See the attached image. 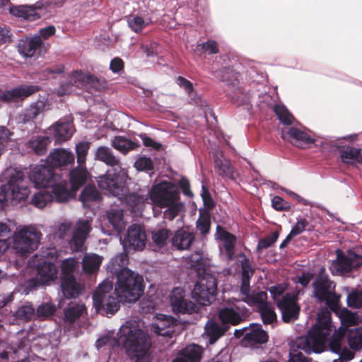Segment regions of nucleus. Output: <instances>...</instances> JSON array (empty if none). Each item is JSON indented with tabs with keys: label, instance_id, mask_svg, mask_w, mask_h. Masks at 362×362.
I'll list each match as a JSON object with an SVG mask.
<instances>
[{
	"label": "nucleus",
	"instance_id": "1",
	"mask_svg": "<svg viewBox=\"0 0 362 362\" xmlns=\"http://www.w3.org/2000/svg\"><path fill=\"white\" fill-rule=\"evenodd\" d=\"M143 277L127 268L121 269L117 274V284L113 296L112 282L104 280L97 288L93 296V305L97 313L103 315H114L123 303H135L143 294L144 286Z\"/></svg>",
	"mask_w": 362,
	"mask_h": 362
},
{
	"label": "nucleus",
	"instance_id": "2",
	"mask_svg": "<svg viewBox=\"0 0 362 362\" xmlns=\"http://www.w3.org/2000/svg\"><path fill=\"white\" fill-rule=\"evenodd\" d=\"M120 200L125 202L128 209L136 215L141 213L146 203L152 205L155 214L162 213L164 220L171 221L177 217L182 219L185 213L177 187L165 180L154 184L146 195L132 193L122 196Z\"/></svg>",
	"mask_w": 362,
	"mask_h": 362
},
{
	"label": "nucleus",
	"instance_id": "3",
	"mask_svg": "<svg viewBox=\"0 0 362 362\" xmlns=\"http://www.w3.org/2000/svg\"><path fill=\"white\" fill-rule=\"evenodd\" d=\"M222 68L220 69L221 80L228 86L235 88V90H262L269 85L266 73L259 69L254 60L243 59L238 62L237 58L225 54L220 56Z\"/></svg>",
	"mask_w": 362,
	"mask_h": 362
},
{
	"label": "nucleus",
	"instance_id": "4",
	"mask_svg": "<svg viewBox=\"0 0 362 362\" xmlns=\"http://www.w3.org/2000/svg\"><path fill=\"white\" fill-rule=\"evenodd\" d=\"M332 331L329 312L322 311L318 314L315 325L308 331V336L298 337L293 342L288 362H311L301 352L295 353L296 349L308 354L322 352L327 348L328 336Z\"/></svg>",
	"mask_w": 362,
	"mask_h": 362
},
{
	"label": "nucleus",
	"instance_id": "5",
	"mask_svg": "<svg viewBox=\"0 0 362 362\" xmlns=\"http://www.w3.org/2000/svg\"><path fill=\"white\" fill-rule=\"evenodd\" d=\"M117 335L127 355L136 362H151V341L148 334L140 327V322L127 321Z\"/></svg>",
	"mask_w": 362,
	"mask_h": 362
},
{
	"label": "nucleus",
	"instance_id": "6",
	"mask_svg": "<svg viewBox=\"0 0 362 362\" xmlns=\"http://www.w3.org/2000/svg\"><path fill=\"white\" fill-rule=\"evenodd\" d=\"M29 178L36 188H52L56 202H66L71 198L67 181L54 173L51 166L37 165L29 173Z\"/></svg>",
	"mask_w": 362,
	"mask_h": 362
},
{
	"label": "nucleus",
	"instance_id": "7",
	"mask_svg": "<svg viewBox=\"0 0 362 362\" xmlns=\"http://www.w3.org/2000/svg\"><path fill=\"white\" fill-rule=\"evenodd\" d=\"M108 81L100 74H93L87 69H73L62 80L58 89L49 88V90H67L75 87L82 90H106Z\"/></svg>",
	"mask_w": 362,
	"mask_h": 362
},
{
	"label": "nucleus",
	"instance_id": "8",
	"mask_svg": "<svg viewBox=\"0 0 362 362\" xmlns=\"http://www.w3.org/2000/svg\"><path fill=\"white\" fill-rule=\"evenodd\" d=\"M42 237V233L35 226H20L12 234L11 248L17 256L25 258L38 249Z\"/></svg>",
	"mask_w": 362,
	"mask_h": 362
},
{
	"label": "nucleus",
	"instance_id": "9",
	"mask_svg": "<svg viewBox=\"0 0 362 362\" xmlns=\"http://www.w3.org/2000/svg\"><path fill=\"white\" fill-rule=\"evenodd\" d=\"M5 175L9 180L1 188L0 202L5 204L9 201L21 202L26 199L30 192L23 171L16 168H8L6 170Z\"/></svg>",
	"mask_w": 362,
	"mask_h": 362
},
{
	"label": "nucleus",
	"instance_id": "10",
	"mask_svg": "<svg viewBox=\"0 0 362 362\" xmlns=\"http://www.w3.org/2000/svg\"><path fill=\"white\" fill-rule=\"evenodd\" d=\"M238 258L242 269L241 302L243 301L249 306L259 309L267 302V293L263 291L250 289V280L254 274V269L250 260L243 253H240Z\"/></svg>",
	"mask_w": 362,
	"mask_h": 362
},
{
	"label": "nucleus",
	"instance_id": "11",
	"mask_svg": "<svg viewBox=\"0 0 362 362\" xmlns=\"http://www.w3.org/2000/svg\"><path fill=\"white\" fill-rule=\"evenodd\" d=\"M287 290L286 283L279 284L269 288L272 298L281 312L283 320L289 322L298 318L300 307L296 303L297 294Z\"/></svg>",
	"mask_w": 362,
	"mask_h": 362
},
{
	"label": "nucleus",
	"instance_id": "12",
	"mask_svg": "<svg viewBox=\"0 0 362 362\" xmlns=\"http://www.w3.org/2000/svg\"><path fill=\"white\" fill-rule=\"evenodd\" d=\"M42 258L36 268V278L28 281V286L30 287L48 284L58 277V268L54 264L59 258L57 250L54 248H50L47 252L42 251Z\"/></svg>",
	"mask_w": 362,
	"mask_h": 362
},
{
	"label": "nucleus",
	"instance_id": "13",
	"mask_svg": "<svg viewBox=\"0 0 362 362\" xmlns=\"http://www.w3.org/2000/svg\"><path fill=\"white\" fill-rule=\"evenodd\" d=\"M337 258L329 266L333 275L345 276L362 265V250L358 247L336 251Z\"/></svg>",
	"mask_w": 362,
	"mask_h": 362
},
{
	"label": "nucleus",
	"instance_id": "14",
	"mask_svg": "<svg viewBox=\"0 0 362 362\" xmlns=\"http://www.w3.org/2000/svg\"><path fill=\"white\" fill-rule=\"evenodd\" d=\"M314 296L320 302H325L334 312L339 309V296L334 292L335 284L330 281L325 273V269L321 268L313 282Z\"/></svg>",
	"mask_w": 362,
	"mask_h": 362
},
{
	"label": "nucleus",
	"instance_id": "15",
	"mask_svg": "<svg viewBox=\"0 0 362 362\" xmlns=\"http://www.w3.org/2000/svg\"><path fill=\"white\" fill-rule=\"evenodd\" d=\"M49 46V42L40 39L37 34L23 33L16 47L23 59L36 60L45 56Z\"/></svg>",
	"mask_w": 362,
	"mask_h": 362
},
{
	"label": "nucleus",
	"instance_id": "16",
	"mask_svg": "<svg viewBox=\"0 0 362 362\" xmlns=\"http://www.w3.org/2000/svg\"><path fill=\"white\" fill-rule=\"evenodd\" d=\"M217 284L215 277L208 273H204L197 281L192 291V297L201 305H209L216 299Z\"/></svg>",
	"mask_w": 362,
	"mask_h": 362
},
{
	"label": "nucleus",
	"instance_id": "17",
	"mask_svg": "<svg viewBox=\"0 0 362 362\" xmlns=\"http://www.w3.org/2000/svg\"><path fill=\"white\" fill-rule=\"evenodd\" d=\"M247 309L240 300L230 299L218 310V318L223 325H237L245 320Z\"/></svg>",
	"mask_w": 362,
	"mask_h": 362
},
{
	"label": "nucleus",
	"instance_id": "18",
	"mask_svg": "<svg viewBox=\"0 0 362 362\" xmlns=\"http://www.w3.org/2000/svg\"><path fill=\"white\" fill-rule=\"evenodd\" d=\"M98 187L105 191L108 195L117 197L122 199L124 193V184L119 175H117L115 170H110L103 175L98 177Z\"/></svg>",
	"mask_w": 362,
	"mask_h": 362
},
{
	"label": "nucleus",
	"instance_id": "19",
	"mask_svg": "<svg viewBox=\"0 0 362 362\" xmlns=\"http://www.w3.org/2000/svg\"><path fill=\"white\" fill-rule=\"evenodd\" d=\"M331 334L328 336L327 346H329L332 352L339 355V358L332 362H348L354 358V354L344 344V329L341 328L338 331L334 329L332 335Z\"/></svg>",
	"mask_w": 362,
	"mask_h": 362
},
{
	"label": "nucleus",
	"instance_id": "20",
	"mask_svg": "<svg viewBox=\"0 0 362 362\" xmlns=\"http://www.w3.org/2000/svg\"><path fill=\"white\" fill-rule=\"evenodd\" d=\"M185 292L182 288L173 289L170 296L172 310L177 314H192L197 313V306L185 298Z\"/></svg>",
	"mask_w": 362,
	"mask_h": 362
},
{
	"label": "nucleus",
	"instance_id": "21",
	"mask_svg": "<svg viewBox=\"0 0 362 362\" xmlns=\"http://www.w3.org/2000/svg\"><path fill=\"white\" fill-rule=\"evenodd\" d=\"M146 235L144 228L138 224L132 225L123 241V246L130 250H141L146 245Z\"/></svg>",
	"mask_w": 362,
	"mask_h": 362
},
{
	"label": "nucleus",
	"instance_id": "22",
	"mask_svg": "<svg viewBox=\"0 0 362 362\" xmlns=\"http://www.w3.org/2000/svg\"><path fill=\"white\" fill-rule=\"evenodd\" d=\"M90 230V221L78 219L76 221L71 240V246L75 251H82L84 249V243Z\"/></svg>",
	"mask_w": 362,
	"mask_h": 362
},
{
	"label": "nucleus",
	"instance_id": "23",
	"mask_svg": "<svg viewBox=\"0 0 362 362\" xmlns=\"http://www.w3.org/2000/svg\"><path fill=\"white\" fill-rule=\"evenodd\" d=\"M215 238L220 241L219 249L221 251L225 250L227 259L230 261L233 260L235 259L236 237L218 225L216 226Z\"/></svg>",
	"mask_w": 362,
	"mask_h": 362
},
{
	"label": "nucleus",
	"instance_id": "24",
	"mask_svg": "<svg viewBox=\"0 0 362 362\" xmlns=\"http://www.w3.org/2000/svg\"><path fill=\"white\" fill-rule=\"evenodd\" d=\"M268 337L267 333L262 329L261 325L254 324L249 328L245 327V334L242 343L245 346H254L266 343Z\"/></svg>",
	"mask_w": 362,
	"mask_h": 362
},
{
	"label": "nucleus",
	"instance_id": "25",
	"mask_svg": "<svg viewBox=\"0 0 362 362\" xmlns=\"http://www.w3.org/2000/svg\"><path fill=\"white\" fill-rule=\"evenodd\" d=\"M128 27L132 31L139 33L152 22L148 10L139 8L136 13L126 16Z\"/></svg>",
	"mask_w": 362,
	"mask_h": 362
},
{
	"label": "nucleus",
	"instance_id": "26",
	"mask_svg": "<svg viewBox=\"0 0 362 362\" xmlns=\"http://www.w3.org/2000/svg\"><path fill=\"white\" fill-rule=\"evenodd\" d=\"M48 163L55 168H63L74 163L75 157L71 151L64 148H56L49 153Z\"/></svg>",
	"mask_w": 362,
	"mask_h": 362
},
{
	"label": "nucleus",
	"instance_id": "27",
	"mask_svg": "<svg viewBox=\"0 0 362 362\" xmlns=\"http://www.w3.org/2000/svg\"><path fill=\"white\" fill-rule=\"evenodd\" d=\"M195 240L194 233L185 229H179L172 237V245L177 250H185L189 249Z\"/></svg>",
	"mask_w": 362,
	"mask_h": 362
},
{
	"label": "nucleus",
	"instance_id": "28",
	"mask_svg": "<svg viewBox=\"0 0 362 362\" xmlns=\"http://www.w3.org/2000/svg\"><path fill=\"white\" fill-rule=\"evenodd\" d=\"M49 130L53 132L56 140L59 143L69 139L74 132L72 122L69 120L64 121L62 119L59 120Z\"/></svg>",
	"mask_w": 362,
	"mask_h": 362
},
{
	"label": "nucleus",
	"instance_id": "29",
	"mask_svg": "<svg viewBox=\"0 0 362 362\" xmlns=\"http://www.w3.org/2000/svg\"><path fill=\"white\" fill-rule=\"evenodd\" d=\"M202 354V347L192 344L180 351L172 362H199Z\"/></svg>",
	"mask_w": 362,
	"mask_h": 362
},
{
	"label": "nucleus",
	"instance_id": "30",
	"mask_svg": "<svg viewBox=\"0 0 362 362\" xmlns=\"http://www.w3.org/2000/svg\"><path fill=\"white\" fill-rule=\"evenodd\" d=\"M287 134L291 143L300 148H306L314 142L307 132L296 127H291Z\"/></svg>",
	"mask_w": 362,
	"mask_h": 362
},
{
	"label": "nucleus",
	"instance_id": "31",
	"mask_svg": "<svg viewBox=\"0 0 362 362\" xmlns=\"http://www.w3.org/2000/svg\"><path fill=\"white\" fill-rule=\"evenodd\" d=\"M88 173L83 165H79L69 173V179L73 190H77L87 180Z\"/></svg>",
	"mask_w": 362,
	"mask_h": 362
},
{
	"label": "nucleus",
	"instance_id": "32",
	"mask_svg": "<svg viewBox=\"0 0 362 362\" xmlns=\"http://www.w3.org/2000/svg\"><path fill=\"white\" fill-rule=\"evenodd\" d=\"M50 142V138L47 136H37L28 141V146L31 148L35 154L42 156L46 153L47 146Z\"/></svg>",
	"mask_w": 362,
	"mask_h": 362
},
{
	"label": "nucleus",
	"instance_id": "33",
	"mask_svg": "<svg viewBox=\"0 0 362 362\" xmlns=\"http://www.w3.org/2000/svg\"><path fill=\"white\" fill-rule=\"evenodd\" d=\"M226 331V328L216 322L209 320L205 325L204 334L209 340V344H214Z\"/></svg>",
	"mask_w": 362,
	"mask_h": 362
},
{
	"label": "nucleus",
	"instance_id": "34",
	"mask_svg": "<svg viewBox=\"0 0 362 362\" xmlns=\"http://www.w3.org/2000/svg\"><path fill=\"white\" fill-rule=\"evenodd\" d=\"M62 289L66 298H76L82 291V286L77 283L75 278L61 279Z\"/></svg>",
	"mask_w": 362,
	"mask_h": 362
},
{
	"label": "nucleus",
	"instance_id": "35",
	"mask_svg": "<svg viewBox=\"0 0 362 362\" xmlns=\"http://www.w3.org/2000/svg\"><path fill=\"white\" fill-rule=\"evenodd\" d=\"M86 311L83 303H70L64 310V321L73 323L76 322Z\"/></svg>",
	"mask_w": 362,
	"mask_h": 362
},
{
	"label": "nucleus",
	"instance_id": "36",
	"mask_svg": "<svg viewBox=\"0 0 362 362\" xmlns=\"http://www.w3.org/2000/svg\"><path fill=\"white\" fill-rule=\"evenodd\" d=\"M95 159L110 166H115L119 164V160L113 155L112 150L103 146L98 147L96 150Z\"/></svg>",
	"mask_w": 362,
	"mask_h": 362
},
{
	"label": "nucleus",
	"instance_id": "37",
	"mask_svg": "<svg viewBox=\"0 0 362 362\" xmlns=\"http://www.w3.org/2000/svg\"><path fill=\"white\" fill-rule=\"evenodd\" d=\"M101 199L100 194L98 189L92 186H86L80 195V200L83 203L84 207L90 208L92 203L98 202Z\"/></svg>",
	"mask_w": 362,
	"mask_h": 362
},
{
	"label": "nucleus",
	"instance_id": "38",
	"mask_svg": "<svg viewBox=\"0 0 362 362\" xmlns=\"http://www.w3.org/2000/svg\"><path fill=\"white\" fill-rule=\"evenodd\" d=\"M103 257L95 254H87L82 261L83 270L88 274L98 271L102 263Z\"/></svg>",
	"mask_w": 362,
	"mask_h": 362
},
{
	"label": "nucleus",
	"instance_id": "39",
	"mask_svg": "<svg viewBox=\"0 0 362 362\" xmlns=\"http://www.w3.org/2000/svg\"><path fill=\"white\" fill-rule=\"evenodd\" d=\"M35 316V309L33 305L28 302L20 305L14 313L16 320L22 322H28Z\"/></svg>",
	"mask_w": 362,
	"mask_h": 362
},
{
	"label": "nucleus",
	"instance_id": "40",
	"mask_svg": "<svg viewBox=\"0 0 362 362\" xmlns=\"http://www.w3.org/2000/svg\"><path fill=\"white\" fill-rule=\"evenodd\" d=\"M341 158L345 163H362V149L346 147L341 151Z\"/></svg>",
	"mask_w": 362,
	"mask_h": 362
},
{
	"label": "nucleus",
	"instance_id": "41",
	"mask_svg": "<svg viewBox=\"0 0 362 362\" xmlns=\"http://www.w3.org/2000/svg\"><path fill=\"white\" fill-rule=\"evenodd\" d=\"M215 168L219 175L230 180H235L236 175L230 163L227 160H216Z\"/></svg>",
	"mask_w": 362,
	"mask_h": 362
},
{
	"label": "nucleus",
	"instance_id": "42",
	"mask_svg": "<svg viewBox=\"0 0 362 362\" xmlns=\"http://www.w3.org/2000/svg\"><path fill=\"white\" fill-rule=\"evenodd\" d=\"M54 199L56 200L53 193L52 194L47 190L42 189L34 194L31 202L37 208L43 209Z\"/></svg>",
	"mask_w": 362,
	"mask_h": 362
},
{
	"label": "nucleus",
	"instance_id": "43",
	"mask_svg": "<svg viewBox=\"0 0 362 362\" xmlns=\"http://www.w3.org/2000/svg\"><path fill=\"white\" fill-rule=\"evenodd\" d=\"M194 51L199 52L200 54L212 55L219 52L218 43L214 40H207L204 42H197Z\"/></svg>",
	"mask_w": 362,
	"mask_h": 362
},
{
	"label": "nucleus",
	"instance_id": "44",
	"mask_svg": "<svg viewBox=\"0 0 362 362\" xmlns=\"http://www.w3.org/2000/svg\"><path fill=\"white\" fill-rule=\"evenodd\" d=\"M264 324L272 325L276 321L277 316L274 310V306L271 303L267 302L259 309H257Z\"/></svg>",
	"mask_w": 362,
	"mask_h": 362
},
{
	"label": "nucleus",
	"instance_id": "45",
	"mask_svg": "<svg viewBox=\"0 0 362 362\" xmlns=\"http://www.w3.org/2000/svg\"><path fill=\"white\" fill-rule=\"evenodd\" d=\"M109 223L114 229L121 230L124 226L123 220V211L120 209H112L107 212Z\"/></svg>",
	"mask_w": 362,
	"mask_h": 362
},
{
	"label": "nucleus",
	"instance_id": "46",
	"mask_svg": "<svg viewBox=\"0 0 362 362\" xmlns=\"http://www.w3.org/2000/svg\"><path fill=\"white\" fill-rule=\"evenodd\" d=\"M30 12L33 13L34 11L28 9V4L15 5L10 4L9 5L8 13L17 18L33 21L31 16H30Z\"/></svg>",
	"mask_w": 362,
	"mask_h": 362
},
{
	"label": "nucleus",
	"instance_id": "47",
	"mask_svg": "<svg viewBox=\"0 0 362 362\" xmlns=\"http://www.w3.org/2000/svg\"><path fill=\"white\" fill-rule=\"evenodd\" d=\"M78 266V262L76 258L70 257L64 259L61 266V279L74 278V273Z\"/></svg>",
	"mask_w": 362,
	"mask_h": 362
},
{
	"label": "nucleus",
	"instance_id": "48",
	"mask_svg": "<svg viewBox=\"0 0 362 362\" xmlns=\"http://www.w3.org/2000/svg\"><path fill=\"white\" fill-rule=\"evenodd\" d=\"M112 145L115 148L124 153L138 147L136 143L120 136L115 137L112 141Z\"/></svg>",
	"mask_w": 362,
	"mask_h": 362
},
{
	"label": "nucleus",
	"instance_id": "49",
	"mask_svg": "<svg viewBox=\"0 0 362 362\" xmlns=\"http://www.w3.org/2000/svg\"><path fill=\"white\" fill-rule=\"evenodd\" d=\"M347 341L352 349H361L362 348V327L349 330Z\"/></svg>",
	"mask_w": 362,
	"mask_h": 362
},
{
	"label": "nucleus",
	"instance_id": "50",
	"mask_svg": "<svg viewBox=\"0 0 362 362\" xmlns=\"http://www.w3.org/2000/svg\"><path fill=\"white\" fill-rule=\"evenodd\" d=\"M274 111L283 124L289 125L293 122V116L284 105H275Z\"/></svg>",
	"mask_w": 362,
	"mask_h": 362
},
{
	"label": "nucleus",
	"instance_id": "51",
	"mask_svg": "<svg viewBox=\"0 0 362 362\" xmlns=\"http://www.w3.org/2000/svg\"><path fill=\"white\" fill-rule=\"evenodd\" d=\"M170 230L165 228L154 229L151 231V238L155 245L161 247L169 238Z\"/></svg>",
	"mask_w": 362,
	"mask_h": 362
},
{
	"label": "nucleus",
	"instance_id": "52",
	"mask_svg": "<svg viewBox=\"0 0 362 362\" xmlns=\"http://www.w3.org/2000/svg\"><path fill=\"white\" fill-rule=\"evenodd\" d=\"M33 92H0V100L6 103H18Z\"/></svg>",
	"mask_w": 362,
	"mask_h": 362
},
{
	"label": "nucleus",
	"instance_id": "53",
	"mask_svg": "<svg viewBox=\"0 0 362 362\" xmlns=\"http://www.w3.org/2000/svg\"><path fill=\"white\" fill-rule=\"evenodd\" d=\"M90 142L81 141L76 145V153L77 163L79 165H84L86 161V156L90 148Z\"/></svg>",
	"mask_w": 362,
	"mask_h": 362
},
{
	"label": "nucleus",
	"instance_id": "54",
	"mask_svg": "<svg viewBox=\"0 0 362 362\" xmlns=\"http://www.w3.org/2000/svg\"><path fill=\"white\" fill-rule=\"evenodd\" d=\"M55 310V306L52 303H42L35 310V315L40 320H45L53 315Z\"/></svg>",
	"mask_w": 362,
	"mask_h": 362
},
{
	"label": "nucleus",
	"instance_id": "55",
	"mask_svg": "<svg viewBox=\"0 0 362 362\" xmlns=\"http://www.w3.org/2000/svg\"><path fill=\"white\" fill-rule=\"evenodd\" d=\"M152 331L160 336H171L174 332L173 328L168 325H165V321L164 320H160L157 323H154L151 327Z\"/></svg>",
	"mask_w": 362,
	"mask_h": 362
},
{
	"label": "nucleus",
	"instance_id": "56",
	"mask_svg": "<svg viewBox=\"0 0 362 362\" xmlns=\"http://www.w3.org/2000/svg\"><path fill=\"white\" fill-rule=\"evenodd\" d=\"M46 103L39 100L28 109L25 114V119L29 121L35 119L45 108Z\"/></svg>",
	"mask_w": 362,
	"mask_h": 362
},
{
	"label": "nucleus",
	"instance_id": "57",
	"mask_svg": "<svg viewBox=\"0 0 362 362\" xmlns=\"http://www.w3.org/2000/svg\"><path fill=\"white\" fill-rule=\"evenodd\" d=\"M51 5L48 4L47 0H40L33 4H28L29 10H32L34 12H30V16L31 20L36 21L40 18V15L37 12V10H44L49 7Z\"/></svg>",
	"mask_w": 362,
	"mask_h": 362
},
{
	"label": "nucleus",
	"instance_id": "58",
	"mask_svg": "<svg viewBox=\"0 0 362 362\" xmlns=\"http://www.w3.org/2000/svg\"><path fill=\"white\" fill-rule=\"evenodd\" d=\"M279 233L278 231L272 232L269 235L266 236L264 238H262L259 240L257 248L258 249H266L270 247L273 243H274L278 238Z\"/></svg>",
	"mask_w": 362,
	"mask_h": 362
},
{
	"label": "nucleus",
	"instance_id": "59",
	"mask_svg": "<svg viewBox=\"0 0 362 362\" xmlns=\"http://www.w3.org/2000/svg\"><path fill=\"white\" fill-rule=\"evenodd\" d=\"M188 263L189 267L200 270L202 267L206 265V259H204L202 254L196 252L190 255L189 257Z\"/></svg>",
	"mask_w": 362,
	"mask_h": 362
},
{
	"label": "nucleus",
	"instance_id": "60",
	"mask_svg": "<svg viewBox=\"0 0 362 362\" xmlns=\"http://www.w3.org/2000/svg\"><path fill=\"white\" fill-rule=\"evenodd\" d=\"M71 228V224L68 222L60 223L57 228L53 229V238L63 239L69 233Z\"/></svg>",
	"mask_w": 362,
	"mask_h": 362
},
{
	"label": "nucleus",
	"instance_id": "61",
	"mask_svg": "<svg viewBox=\"0 0 362 362\" xmlns=\"http://www.w3.org/2000/svg\"><path fill=\"white\" fill-rule=\"evenodd\" d=\"M110 70L115 74H121L124 72V62L119 57H113L110 62Z\"/></svg>",
	"mask_w": 362,
	"mask_h": 362
},
{
	"label": "nucleus",
	"instance_id": "62",
	"mask_svg": "<svg viewBox=\"0 0 362 362\" xmlns=\"http://www.w3.org/2000/svg\"><path fill=\"white\" fill-rule=\"evenodd\" d=\"M349 307L358 308L362 307V291L349 293L347 296Z\"/></svg>",
	"mask_w": 362,
	"mask_h": 362
},
{
	"label": "nucleus",
	"instance_id": "63",
	"mask_svg": "<svg viewBox=\"0 0 362 362\" xmlns=\"http://www.w3.org/2000/svg\"><path fill=\"white\" fill-rule=\"evenodd\" d=\"M134 167L138 170H151L153 168V163L150 158L143 156L135 161Z\"/></svg>",
	"mask_w": 362,
	"mask_h": 362
},
{
	"label": "nucleus",
	"instance_id": "64",
	"mask_svg": "<svg viewBox=\"0 0 362 362\" xmlns=\"http://www.w3.org/2000/svg\"><path fill=\"white\" fill-rule=\"evenodd\" d=\"M0 359L1 362H20L18 352L12 349L6 350L0 353Z\"/></svg>",
	"mask_w": 362,
	"mask_h": 362
}]
</instances>
